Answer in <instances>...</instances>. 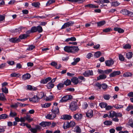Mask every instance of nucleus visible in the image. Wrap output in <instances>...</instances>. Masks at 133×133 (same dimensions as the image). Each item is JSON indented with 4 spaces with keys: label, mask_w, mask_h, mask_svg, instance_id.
Returning a JSON list of instances; mask_svg holds the SVG:
<instances>
[{
    "label": "nucleus",
    "mask_w": 133,
    "mask_h": 133,
    "mask_svg": "<svg viewBox=\"0 0 133 133\" xmlns=\"http://www.w3.org/2000/svg\"><path fill=\"white\" fill-rule=\"evenodd\" d=\"M64 50L68 53H74L78 51L79 49L77 46H66L64 47Z\"/></svg>",
    "instance_id": "obj_1"
},
{
    "label": "nucleus",
    "mask_w": 133,
    "mask_h": 133,
    "mask_svg": "<svg viewBox=\"0 0 133 133\" xmlns=\"http://www.w3.org/2000/svg\"><path fill=\"white\" fill-rule=\"evenodd\" d=\"M43 95L44 93L41 92L39 94L38 96H34L32 98H29V100L34 102H38L40 99L42 98V96H43Z\"/></svg>",
    "instance_id": "obj_2"
},
{
    "label": "nucleus",
    "mask_w": 133,
    "mask_h": 133,
    "mask_svg": "<svg viewBox=\"0 0 133 133\" xmlns=\"http://www.w3.org/2000/svg\"><path fill=\"white\" fill-rule=\"evenodd\" d=\"M78 108V106L76 102H72L70 104L69 108L72 111H76Z\"/></svg>",
    "instance_id": "obj_3"
},
{
    "label": "nucleus",
    "mask_w": 133,
    "mask_h": 133,
    "mask_svg": "<svg viewBox=\"0 0 133 133\" xmlns=\"http://www.w3.org/2000/svg\"><path fill=\"white\" fill-rule=\"evenodd\" d=\"M83 117V115L82 114L78 113L74 115V118L77 121H81Z\"/></svg>",
    "instance_id": "obj_4"
},
{
    "label": "nucleus",
    "mask_w": 133,
    "mask_h": 133,
    "mask_svg": "<svg viewBox=\"0 0 133 133\" xmlns=\"http://www.w3.org/2000/svg\"><path fill=\"white\" fill-rule=\"evenodd\" d=\"M72 96L71 95H66L63 97L60 100L59 102L61 103L66 102L67 101L71 99Z\"/></svg>",
    "instance_id": "obj_5"
},
{
    "label": "nucleus",
    "mask_w": 133,
    "mask_h": 133,
    "mask_svg": "<svg viewBox=\"0 0 133 133\" xmlns=\"http://www.w3.org/2000/svg\"><path fill=\"white\" fill-rule=\"evenodd\" d=\"M83 75L85 77H88L90 76L93 75V73L92 70H87L85 71L83 73Z\"/></svg>",
    "instance_id": "obj_6"
},
{
    "label": "nucleus",
    "mask_w": 133,
    "mask_h": 133,
    "mask_svg": "<svg viewBox=\"0 0 133 133\" xmlns=\"http://www.w3.org/2000/svg\"><path fill=\"white\" fill-rule=\"evenodd\" d=\"M114 61L112 59L106 60L105 62L106 66H110L113 65L114 63Z\"/></svg>",
    "instance_id": "obj_7"
},
{
    "label": "nucleus",
    "mask_w": 133,
    "mask_h": 133,
    "mask_svg": "<svg viewBox=\"0 0 133 133\" xmlns=\"http://www.w3.org/2000/svg\"><path fill=\"white\" fill-rule=\"evenodd\" d=\"M120 73L121 72L119 71H114L110 74L109 76L110 77H114L116 76L119 75Z\"/></svg>",
    "instance_id": "obj_8"
},
{
    "label": "nucleus",
    "mask_w": 133,
    "mask_h": 133,
    "mask_svg": "<svg viewBox=\"0 0 133 133\" xmlns=\"http://www.w3.org/2000/svg\"><path fill=\"white\" fill-rule=\"evenodd\" d=\"M93 115V111L91 109L89 110L86 113V116L87 117L91 118Z\"/></svg>",
    "instance_id": "obj_9"
},
{
    "label": "nucleus",
    "mask_w": 133,
    "mask_h": 133,
    "mask_svg": "<svg viewBox=\"0 0 133 133\" xmlns=\"http://www.w3.org/2000/svg\"><path fill=\"white\" fill-rule=\"evenodd\" d=\"M51 124V123L49 122H43L39 124V125L43 127L49 126Z\"/></svg>",
    "instance_id": "obj_10"
},
{
    "label": "nucleus",
    "mask_w": 133,
    "mask_h": 133,
    "mask_svg": "<svg viewBox=\"0 0 133 133\" xmlns=\"http://www.w3.org/2000/svg\"><path fill=\"white\" fill-rule=\"evenodd\" d=\"M71 81L75 85L77 84L79 82L80 83L82 82V81H79L78 78L76 77L73 78L71 79Z\"/></svg>",
    "instance_id": "obj_11"
},
{
    "label": "nucleus",
    "mask_w": 133,
    "mask_h": 133,
    "mask_svg": "<svg viewBox=\"0 0 133 133\" xmlns=\"http://www.w3.org/2000/svg\"><path fill=\"white\" fill-rule=\"evenodd\" d=\"M51 78L50 77H48L46 78L45 79H42L40 81V82L44 84H46L49 81H51Z\"/></svg>",
    "instance_id": "obj_12"
},
{
    "label": "nucleus",
    "mask_w": 133,
    "mask_h": 133,
    "mask_svg": "<svg viewBox=\"0 0 133 133\" xmlns=\"http://www.w3.org/2000/svg\"><path fill=\"white\" fill-rule=\"evenodd\" d=\"M56 117V114L52 113V114L47 115L46 116V118L47 119H52L55 118Z\"/></svg>",
    "instance_id": "obj_13"
},
{
    "label": "nucleus",
    "mask_w": 133,
    "mask_h": 133,
    "mask_svg": "<svg viewBox=\"0 0 133 133\" xmlns=\"http://www.w3.org/2000/svg\"><path fill=\"white\" fill-rule=\"evenodd\" d=\"M30 75L29 74L27 73L22 76V79L24 80L28 79L30 78Z\"/></svg>",
    "instance_id": "obj_14"
},
{
    "label": "nucleus",
    "mask_w": 133,
    "mask_h": 133,
    "mask_svg": "<svg viewBox=\"0 0 133 133\" xmlns=\"http://www.w3.org/2000/svg\"><path fill=\"white\" fill-rule=\"evenodd\" d=\"M9 41L13 43L18 42L20 41V39L18 38H12L9 39Z\"/></svg>",
    "instance_id": "obj_15"
},
{
    "label": "nucleus",
    "mask_w": 133,
    "mask_h": 133,
    "mask_svg": "<svg viewBox=\"0 0 133 133\" xmlns=\"http://www.w3.org/2000/svg\"><path fill=\"white\" fill-rule=\"evenodd\" d=\"M44 96H42V98L43 97V99L44 100L47 101L51 100L53 98V96H50L48 97H46L45 94H44Z\"/></svg>",
    "instance_id": "obj_16"
},
{
    "label": "nucleus",
    "mask_w": 133,
    "mask_h": 133,
    "mask_svg": "<svg viewBox=\"0 0 133 133\" xmlns=\"http://www.w3.org/2000/svg\"><path fill=\"white\" fill-rule=\"evenodd\" d=\"M114 30L115 31H117L119 33H123L124 32V30L123 29L119 28L116 27L114 29Z\"/></svg>",
    "instance_id": "obj_17"
},
{
    "label": "nucleus",
    "mask_w": 133,
    "mask_h": 133,
    "mask_svg": "<svg viewBox=\"0 0 133 133\" xmlns=\"http://www.w3.org/2000/svg\"><path fill=\"white\" fill-rule=\"evenodd\" d=\"M52 111V113L55 114L56 115L59 112V109L58 107H53Z\"/></svg>",
    "instance_id": "obj_18"
},
{
    "label": "nucleus",
    "mask_w": 133,
    "mask_h": 133,
    "mask_svg": "<svg viewBox=\"0 0 133 133\" xmlns=\"http://www.w3.org/2000/svg\"><path fill=\"white\" fill-rule=\"evenodd\" d=\"M74 61L72 62L71 63L72 65H75L77 64L80 60V59L78 57L76 58H74Z\"/></svg>",
    "instance_id": "obj_19"
},
{
    "label": "nucleus",
    "mask_w": 133,
    "mask_h": 133,
    "mask_svg": "<svg viewBox=\"0 0 133 133\" xmlns=\"http://www.w3.org/2000/svg\"><path fill=\"white\" fill-rule=\"evenodd\" d=\"M109 117L112 118L114 117H115L116 112L114 111H112L109 112Z\"/></svg>",
    "instance_id": "obj_20"
},
{
    "label": "nucleus",
    "mask_w": 133,
    "mask_h": 133,
    "mask_svg": "<svg viewBox=\"0 0 133 133\" xmlns=\"http://www.w3.org/2000/svg\"><path fill=\"white\" fill-rule=\"evenodd\" d=\"M62 118L64 119L69 120L72 118V116L70 115H66L63 116Z\"/></svg>",
    "instance_id": "obj_21"
},
{
    "label": "nucleus",
    "mask_w": 133,
    "mask_h": 133,
    "mask_svg": "<svg viewBox=\"0 0 133 133\" xmlns=\"http://www.w3.org/2000/svg\"><path fill=\"white\" fill-rule=\"evenodd\" d=\"M17 113L15 112H13L11 110L9 114V117H16L17 115Z\"/></svg>",
    "instance_id": "obj_22"
},
{
    "label": "nucleus",
    "mask_w": 133,
    "mask_h": 133,
    "mask_svg": "<svg viewBox=\"0 0 133 133\" xmlns=\"http://www.w3.org/2000/svg\"><path fill=\"white\" fill-rule=\"evenodd\" d=\"M46 86L48 89H51L54 87V84L50 82L47 84Z\"/></svg>",
    "instance_id": "obj_23"
},
{
    "label": "nucleus",
    "mask_w": 133,
    "mask_h": 133,
    "mask_svg": "<svg viewBox=\"0 0 133 133\" xmlns=\"http://www.w3.org/2000/svg\"><path fill=\"white\" fill-rule=\"evenodd\" d=\"M9 117V115L6 114H4L0 115V120L2 119H5Z\"/></svg>",
    "instance_id": "obj_24"
},
{
    "label": "nucleus",
    "mask_w": 133,
    "mask_h": 133,
    "mask_svg": "<svg viewBox=\"0 0 133 133\" xmlns=\"http://www.w3.org/2000/svg\"><path fill=\"white\" fill-rule=\"evenodd\" d=\"M106 77V75H105L104 74H103L100 75L99 76L97 77V79L98 80L103 79H105Z\"/></svg>",
    "instance_id": "obj_25"
},
{
    "label": "nucleus",
    "mask_w": 133,
    "mask_h": 133,
    "mask_svg": "<svg viewBox=\"0 0 133 133\" xmlns=\"http://www.w3.org/2000/svg\"><path fill=\"white\" fill-rule=\"evenodd\" d=\"M0 100L2 101L6 100V99L5 98V95L3 93H1L0 95Z\"/></svg>",
    "instance_id": "obj_26"
},
{
    "label": "nucleus",
    "mask_w": 133,
    "mask_h": 133,
    "mask_svg": "<svg viewBox=\"0 0 133 133\" xmlns=\"http://www.w3.org/2000/svg\"><path fill=\"white\" fill-rule=\"evenodd\" d=\"M63 127L65 129H67L70 127L69 122H65L64 123Z\"/></svg>",
    "instance_id": "obj_27"
},
{
    "label": "nucleus",
    "mask_w": 133,
    "mask_h": 133,
    "mask_svg": "<svg viewBox=\"0 0 133 133\" xmlns=\"http://www.w3.org/2000/svg\"><path fill=\"white\" fill-rule=\"evenodd\" d=\"M76 40V38L74 37H71L70 38H68L66 39L65 41V42H68L69 41H75Z\"/></svg>",
    "instance_id": "obj_28"
},
{
    "label": "nucleus",
    "mask_w": 133,
    "mask_h": 133,
    "mask_svg": "<svg viewBox=\"0 0 133 133\" xmlns=\"http://www.w3.org/2000/svg\"><path fill=\"white\" fill-rule=\"evenodd\" d=\"M51 105V103H45L44 104L41 105V107L42 108H46L50 107Z\"/></svg>",
    "instance_id": "obj_29"
},
{
    "label": "nucleus",
    "mask_w": 133,
    "mask_h": 133,
    "mask_svg": "<svg viewBox=\"0 0 133 133\" xmlns=\"http://www.w3.org/2000/svg\"><path fill=\"white\" fill-rule=\"evenodd\" d=\"M64 85H65L66 86H68L70 85L71 84V81L69 79H67L63 83Z\"/></svg>",
    "instance_id": "obj_30"
},
{
    "label": "nucleus",
    "mask_w": 133,
    "mask_h": 133,
    "mask_svg": "<svg viewBox=\"0 0 133 133\" xmlns=\"http://www.w3.org/2000/svg\"><path fill=\"white\" fill-rule=\"evenodd\" d=\"M64 87V84L62 83H60L57 85V87L58 90H60L62 88H63Z\"/></svg>",
    "instance_id": "obj_31"
},
{
    "label": "nucleus",
    "mask_w": 133,
    "mask_h": 133,
    "mask_svg": "<svg viewBox=\"0 0 133 133\" xmlns=\"http://www.w3.org/2000/svg\"><path fill=\"white\" fill-rule=\"evenodd\" d=\"M107 105V104L104 102H102L99 104V106L102 108H105Z\"/></svg>",
    "instance_id": "obj_32"
},
{
    "label": "nucleus",
    "mask_w": 133,
    "mask_h": 133,
    "mask_svg": "<svg viewBox=\"0 0 133 133\" xmlns=\"http://www.w3.org/2000/svg\"><path fill=\"white\" fill-rule=\"evenodd\" d=\"M32 5L35 7L38 8L40 5V3L38 2H34L32 3Z\"/></svg>",
    "instance_id": "obj_33"
},
{
    "label": "nucleus",
    "mask_w": 133,
    "mask_h": 133,
    "mask_svg": "<svg viewBox=\"0 0 133 133\" xmlns=\"http://www.w3.org/2000/svg\"><path fill=\"white\" fill-rule=\"evenodd\" d=\"M85 7H89L90 8H98V6H96L93 4H89L88 5H87L85 6Z\"/></svg>",
    "instance_id": "obj_34"
},
{
    "label": "nucleus",
    "mask_w": 133,
    "mask_h": 133,
    "mask_svg": "<svg viewBox=\"0 0 133 133\" xmlns=\"http://www.w3.org/2000/svg\"><path fill=\"white\" fill-rule=\"evenodd\" d=\"M10 76L11 77H19L20 75L19 73H16L15 72H14L11 74Z\"/></svg>",
    "instance_id": "obj_35"
},
{
    "label": "nucleus",
    "mask_w": 133,
    "mask_h": 133,
    "mask_svg": "<svg viewBox=\"0 0 133 133\" xmlns=\"http://www.w3.org/2000/svg\"><path fill=\"white\" fill-rule=\"evenodd\" d=\"M28 36V35L27 34H24L22 35H21L19 36V38L21 39H24L26 38Z\"/></svg>",
    "instance_id": "obj_36"
},
{
    "label": "nucleus",
    "mask_w": 133,
    "mask_h": 133,
    "mask_svg": "<svg viewBox=\"0 0 133 133\" xmlns=\"http://www.w3.org/2000/svg\"><path fill=\"white\" fill-rule=\"evenodd\" d=\"M37 31L39 33H41L43 31V29L42 27L40 26L39 25L36 27Z\"/></svg>",
    "instance_id": "obj_37"
},
{
    "label": "nucleus",
    "mask_w": 133,
    "mask_h": 133,
    "mask_svg": "<svg viewBox=\"0 0 133 133\" xmlns=\"http://www.w3.org/2000/svg\"><path fill=\"white\" fill-rule=\"evenodd\" d=\"M25 117L26 120H27L29 122H30L33 120V119L32 118H31L30 116L28 115H27L26 116H25Z\"/></svg>",
    "instance_id": "obj_38"
},
{
    "label": "nucleus",
    "mask_w": 133,
    "mask_h": 133,
    "mask_svg": "<svg viewBox=\"0 0 133 133\" xmlns=\"http://www.w3.org/2000/svg\"><path fill=\"white\" fill-rule=\"evenodd\" d=\"M105 23V21H100L97 22V24L98 26H101L103 25Z\"/></svg>",
    "instance_id": "obj_39"
},
{
    "label": "nucleus",
    "mask_w": 133,
    "mask_h": 133,
    "mask_svg": "<svg viewBox=\"0 0 133 133\" xmlns=\"http://www.w3.org/2000/svg\"><path fill=\"white\" fill-rule=\"evenodd\" d=\"M75 129L76 132L78 133H80L81 132V129L78 126H76L75 127Z\"/></svg>",
    "instance_id": "obj_40"
},
{
    "label": "nucleus",
    "mask_w": 133,
    "mask_h": 133,
    "mask_svg": "<svg viewBox=\"0 0 133 133\" xmlns=\"http://www.w3.org/2000/svg\"><path fill=\"white\" fill-rule=\"evenodd\" d=\"M101 52L99 51H98L95 53L94 56L95 57L98 58L101 55Z\"/></svg>",
    "instance_id": "obj_41"
},
{
    "label": "nucleus",
    "mask_w": 133,
    "mask_h": 133,
    "mask_svg": "<svg viewBox=\"0 0 133 133\" xmlns=\"http://www.w3.org/2000/svg\"><path fill=\"white\" fill-rule=\"evenodd\" d=\"M104 124L106 125H110L112 124V122L109 121H106L104 122Z\"/></svg>",
    "instance_id": "obj_42"
},
{
    "label": "nucleus",
    "mask_w": 133,
    "mask_h": 133,
    "mask_svg": "<svg viewBox=\"0 0 133 133\" xmlns=\"http://www.w3.org/2000/svg\"><path fill=\"white\" fill-rule=\"evenodd\" d=\"M119 3L117 2H113L111 3V6H118Z\"/></svg>",
    "instance_id": "obj_43"
},
{
    "label": "nucleus",
    "mask_w": 133,
    "mask_h": 133,
    "mask_svg": "<svg viewBox=\"0 0 133 133\" xmlns=\"http://www.w3.org/2000/svg\"><path fill=\"white\" fill-rule=\"evenodd\" d=\"M132 53L131 52H129L126 54V57L128 59L131 58L132 57Z\"/></svg>",
    "instance_id": "obj_44"
},
{
    "label": "nucleus",
    "mask_w": 133,
    "mask_h": 133,
    "mask_svg": "<svg viewBox=\"0 0 133 133\" xmlns=\"http://www.w3.org/2000/svg\"><path fill=\"white\" fill-rule=\"evenodd\" d=\"M132 75L129 72H127L123 74V76L124 77H128Z\"/></svg>",
    "instance_id": "obj_45"
},
{
    "label": "nucleus",
    "mask_w": 133,
    "mask_h": 133,
    "mask_svg": "<svg viewBox=\"0 0 133 133\" xmlns=\"http://www.w3.org/2000/svg\"><path fill=\"white\" fill-rule=\"evenodd\" d=\"M55 2V0H49L46 4V6H49Z\"/></svg>",
    "instance_id": "obj_46"
},
{
    "label": "nucleus",
    "mask_w": 133,
    "mask_h": 133,
    "mask_svg": "<svg viewBox=\"0 0 133 133\" xmlns=\"http://www.w3.org/2000/svg\"><path fill=\"white\" fill-rule=\"evenodd\" d=\"M117 109H120L123 107V106L121 105L116 104L113 105V107Z\"/></svg>",
    "instance_id": "obj_47"
},
{
    "label": "nucleus",
    "mask_w": 133,
    "mask_h": 133,
    "mask_svg": "<svg viewBox=\"0 0 133 133\" xmlns=\"http://www.w3.org/2000/svg\"><path fill=\"white\" fill-rule=\"evenodd\" d=\"M132 109L133 110V105H129L127 107L126 109V110L129 111Z\"/></svg>",
    "instance_id": "obj_48"
},
{
    "label": "nucleus",
    "mask_w": 133,
    "mask_h": 133,
    "mask_svg": "<svg viewBox=\"0 0 133 133\" xmlns=\"http://www.w3.org/2000/svg\"><path fill=\"white\" fill-rule=\"evenodd\" d=\"M103 98L106 100H108L110 98V96L108 94L104 95L103 96Z\"/></svg>",
    "instance_id": "obj_49"
},
{
    "label": "nucleus",
    "mask_w": 133,
    "mask_h": 133,
    "mask_svg": "<svg viewBox=\"0 0 133 133\" xmlns=\"http://www.w3.org/2000/svg\"><path fill=\"white\" fill-rule=\"evenodd\" d=\"M119 58L121 61H123L124 60V58L123 55L121 54H119Z\"/></svg>",
    "instance_id": "obj_50"
},
{
    "label": "nucleus",
    "mask_w": 133,
    "mask_h": 133,
    "mask_svg": "<svg viewBox=\"0 0 133 133\" xmlns=\"http://www.w3.org/2000/svg\"><path fill=\"white\" fill-rule=\"evenodd\" d=\"M129 11L126 9L123 10L122 11V13L124 15H128Z\"/></svg>",
    "instance_id": "obj_51"
},
{
    "label": "nucleus",
    "mask_w": 133,
    "mask_h": 133,
    "mask_svg": "<svg viewBox=\"0 0 133 133\" xmlns=\"http://www.w3.org/2000/svg\"><path fill=\"white\" fill-rule=\"evenodd\" d=\"M35 48V46L33 45H31L29 46L27 50H31Z\"/></svg>",
    "instance_id": "obj_52"
},
{
    "label": "nucleus",
    "mask_w": 133,
    "mask_h": 133,
    "mask_svg": "<svg viewBox=\"0 0 133 133\" xmlns=\"http://www.w3.org/2000/svg\"><path fill=\"white\" fill-rule=\"evenodd\" d=\"M69 123L70 127H73L75 125V122L73 121H70V122H69Z\"/></svg>",
    "instance_id": "obj_53"
},
{
    "label": "nucleus",
    "mask_w": 133,
    "mask_h": 133,
    "mask_svg": "<svg viewBox=\"0 0 133 133\" xmlns=\"http://www.w3.org/2000/svg\"><path fill=\"white\" fill-rule=\"evenodd\" d=\"M33 18H36L38 19L40 18L41 19H43L45 18V17L43 16H34Z\"/></svg>",
    "instance_id": "obj_54"
},
{
    "label": "nucleus",
    "mask_w": 133,
    "mask_h": 133,
    "mask_svg": "<svg viewBox=\"0 0 133 133\" xmlns=\"http://www.w3.org/2000/svg\"><path fill=\"white\" fill-rule=\"evenodd\" d=\"M2 90L3 92L5 94H7L8 93V89L5 87L2 88Z\"/></svg>",
    "instance_id": "obj_55"
},
{
    "label": "nucleus",
    "mask_w": 133,
    "mask_h": 133,
    "mask_svg": "<svg viewBox=\"0 0 133 133\" xmlns=\"http://www.w3.org/2000/svg\"><path fill=\"white\" fill-rule=\"evenodd\" d=\"M31 30L32 33L37 31L36 27L35 26L32 27L31 29Z\"/></svg>",
    "instance_id": "obj_56"
},
{
    "label": "nucleus",
    "mask_w": 133,
    "mask_h": 133,
    "mask_svg": "<svg viewBox=\"0 0 133 133\" xmlns=\"http://www.w3.org/2000/svg\"><path fill=\"white\" fill-rule=\"evenodd\" d=\"M108 87V85L105 83H103L102 84V87L104 90H105Z\"/></svg>",
    "instance_id": "obj_57"
},
{
    "label": "nucleus",
    "mask_w": 133,
    "mask_h": 133,
    "mask_svg": "<svg viewBox=\"0 0 133 133\" xmlns=\"http://www.w3.org/2000/svg\"><path fill=\"white\" fill-rule=\"evenodd\" d=\"M123 47L125 49H130L131 48V46L129 44H127L124 46Z\"/></svg>",
    "instance_id": "obj_58"
},
{
    "label": "nucleus",
    "mask_w": 133,
    "mask_h": 133,
    "mask_svg": "<svg viewBox=\"0 0 133 133\" xmlns=\"http://www.w3.org/2000/svg\"><path fill=\"white\" fill-rule=\"evenodd\" d=\"M66 23L67 24L68 26L69 27L73 25L74 23V22L72 21H70L66 22Z\"/></svg>",
    "instance_id": "obj_59"
},
{
    "label": "nucleus",
    "mask_w": 133,
    "mask_h": 133,
    "mask_svg": "<svg viewBox=\"0 0 133 133\" xmlns=\"http://www.w3.org/2000/svg\"><path fill=\"white\" fill-rule=\"evenodd\" d=\"M111 30V28H107L103 29V31L104 32H107L110 31Z\"/></svg>",
    "instance_id": "obj_60"
},
{
    "label": "nucleus",
    "mask_w": 133,
    "mask_h": 133,
    "mask_svg": "<svg viewBox=\"0 0 133 133\" xmlns=\"http://www.w3.org/2000/svg\"><path fill=\"white\" fill-rule=\"evenodd\" d=\"M19 104V103H17L16 104L11 105V107L13 108H16L17 107Z\"/></svg>",
    "instance_id": "obj_61"
},
{
    "label": "nucleus",
    "mask_w": 133,
    "mask_h": 133,
    "mask_svg": "<svg viewBox=\"0 0 133 133\" xmlns=\"http://www.w3.org/2000/svg\"><path fill=\"white\" fill-rule=\"evenodd\" d=\"M115 117H121L122 116V114L120 113H116V112Z\"/></svg>",
    "instance_id": "obj_62"
},
{
    "label": "nucleus",
    "mask_w": 133,
    "mask_h": 133,
    "mask_svg": "<svg viewBox=\"0 0 133 133\" xmlns=\"http://www.w3.org/2000/svg\"><path fill=\"white\" fill-rule=\"evenodd\" d=\"M95 86L97 87L99 89H101L102 88V85L99 83H97L96 84Z\"/></svg>",
    "instance_id": "obj_63"
},
{
    "label": "nucleus",
    "mask_w": 133,
    "mask_h": 133,
    "mask_svg": "<svg viewBox=\"0 0 133 133\" xmlns=\"http://www.w3.org/2000/svg\"><path fill=\"white\" fill-rule=\"evenodd\" d=\"M30 130L33 133H36L37 131V130L35 128H31Z\"/></svg>",
    "instance_id": "obj_64"
}]
</instances>
